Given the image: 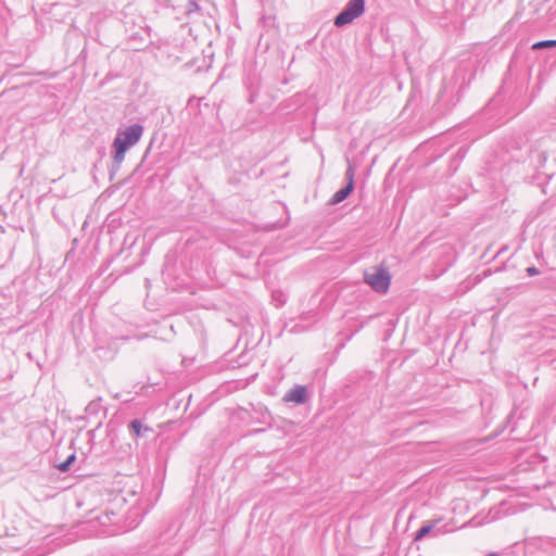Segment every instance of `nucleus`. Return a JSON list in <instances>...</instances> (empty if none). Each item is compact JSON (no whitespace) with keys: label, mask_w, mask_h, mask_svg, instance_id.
Here are the masks:
<instances>
[{"label":"nucleus","mask_w":556,"mask_h":556,"mask_svg":"<svg viewBox=\"0 0 556 556\" xmlns=\"http://www.w3.org/2000/svg\"><path fill=\"white\" fill-rule=\"evenodd\" d=\"M527 271H528V273H529V275H531V276H532V275H536V274L539 273V271H538V269H536V268H534V267H529V268L527 269Z\"/></svg>","instance_id":"nucleus-10"},{"label":"nucleus","mask_w":556,"mask_h":556,"mask_svg":"<svg viewBox=\"0 0 556 556\" xmlns=\"http://www.w3.org/2000/svg\"><path fill=\"white\" fill-rule=\"evenodd\" d=\"M75 455H71L65 462L58 465V469L61 471H66L70 468V465L74 462Z\"/></svg>","instance_id":"nucleus-7"},{"label":"nucleus","mask_w":556,"mask_h":556,"mask_svg":"<svg viewBox=\"0 0 556 556\" xmlns=\"http://www.w3.org/2000/svg\"><path fill=\"white\" fill-rule=\"evenodd\" d=\"M365 281L376 292L386 293L391 283V276L384 267L374 266L365 273Z\"/></svg>","instance_id":"nucleus-2"},{"label":"nucleus","mask_w":556,"mask_h":556,"mask_svg":"<svg viewBox=\"0 0 556 556\" xmlns=\"http://www.w3.org/2000/svg\"><path fill=\"white\" fill-rule=\"evenodd\" d=\"M130 427L135 431L136 437H139L141 433V428H142L141 422L139 420H134V421H131Z\"/></svg>","instance_id":"nucleus-9"},{"label":"nucleus","mask_w":556,"mask_h":556,"mask_svg":"<svg viewBox=\"0 0 556 556\" xmlns=\"http://www.w3.org/2000/svg\"><path fill=\"white\" fill-rule=\"evenodd\" d=\"M352 189H353V184H352V181H350L345 188H343L334 193V195L332 198V202L339 203V202L343 201L351 193Z\"/></svg>","instance_id":"nucleus-5"},{"label":"nucleus","mask_w":556,"mask_h":556,"mask_svg":"<svg viewBox=\"0 0 556 556\" xmlns=\"http://www.w3.org/2000/svg\"><path fill=\"white\" fill-rule=\"evenodd\" d=\"M142 134L143 127L138 124L128 126L117 134L113 142L115 163L121 164L124 161L126 151L140 140Z\"/></svg>","instance_id":"nucleus-1"},{"label":"nucleus","mask_w":556,"mask_h":556,"mask_svg":"<svg viewBox=\"0 0 556 556\" xmlns=\"http://www.w3.org/2000/svg\"><path fill=\"white\" fill-rule=\"evenodd\" d=\"M431 529H432V526H430V525L422 526L417 533L416 540L422 539L425 535H427L431 531Z\"/></svg>","instance_id":"nucleus-8"},{"label":"nucleus","mask_w":556,"mask_h":556,"mask_svg":"<svg viewBox=\"0 0 556 556\" xmlns=\"http://www.w3.org/2000/svg\"><path fill=\"white\" fill-rule=\"evenodd\" d=\"M556 47V40H544V41H538L533 43L532 49L533 50H540L545 48H553Z\"/></svg>","instance_id":"nucleus-6"},{"label":"nucleus","mask_w":556,"mask_h":556,"mask_svg":"<svg viewBox=\"0 0 556 556\" xmlns=\"http://www.w3.org/2000/svg\"><path fill=\"white\" fill-rule=\"evenodd\" d=\"M365 10L364 0H351L346 8L337 15L334 20L336 26H343L353 22L356 17L361 16Z\"/></svg>","instance_id":"nucleus-3"},{"label":"nucleus","mask_w":556,"mask_h":556,"mask_svg":"<svg viewBox=\"0 0 556 556\" xmlns=\"http://www.w3.org/2000/svg\"><path fill=\"white\" fill-rule=\"evenodd\" d=\"M306 397H307L306 388L303 386H296L295 388L291 389L289 392L286 393L283 400L286 402H293L296 404H302L306 401Z\"/></svg>","instance_id":"nucleus-4"}]
</instances>
